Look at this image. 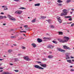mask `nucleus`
Masks as SVG:
<instances>
[{
    "label": "nucleus",
    "instance_id": "52",
    "mask_svg": "<svg viewBox=\"0 0 74 74\" xmlns=\"http://www.w3.org/2000/svg\"><path fill=\"white\" fill-rule=\"evenodd\" d=\"M7 18V16H3V18Z\"/></svg>",
    "mask_w": 74,
    "mask_h": 74
},
{
    "label": "nucleus",
    "instance_id": "31",
    "mask_svg": "<svg viewBox=\"0 0 74 74\" xmlns=\"http://www.w3.org/2000/svg\"><path fill=\"white\" fill-rule=\"evenodd\" d=\"M71 16H65L64 18H70Z\"/></svg>",
    "mask_w": 74,
    "mask_h": 74
},
{
    "label": "nucleus",
    "instance_id": "57",
    "mask_svg": "<svg viewBox=\"0 0 74 74\" xmlns=\"http://www.w3.org/2000/svg\"><path fill=\"white\" fill-rule=\"evenodd\" d=\"M13 45H14V46H16V44H13Z\"/></svg>",
    "mask_w": 74,
    "mask_h": 74
},
{
    "label": "nucleus",
    "instance_id": "9",
    "mask_svg": "<svg viewBox=\"0 0 74 74\" xmlns=\"http://www.w3.org/2000/svg\"><path fill=\"white\" fill-rule=\"evenodd\" d=\"M64 39H65L66 40H64L65 41V42H67L69 41V40L70 39V38L69 37H67L66 36H64Z\"/></svg>",
    "mask_w": 74,
    "mask_h": 74
},
{
    "label": "nucleus",
    "instance_id": "38",
    "mask_svg": "<svg viewBox=\"0 0 74 74\" xmlns=\"http://www.w3.org/2000/svg\"><path fill=\"white\" fill-rule=\"evenodd\" d=\"M58 5H59V6H61L62 5V3H59Z\"/></svg>",
    "mask_w": 74,
    "mask_h": 74
},
{
    "label": "nucleus",
    "instance_id": "1",
    "mask_svg": "<svg viewBox=\"0 0 74 74\" xmlns=\"http://www.w3.org/2000/svg\"><path fill=\"white\" fill-rule=\"evenodd\" d=\"M67 10L65 9L62 10L63 12L61 14L60 16H65L67 15Z\"/></svg>",
    "mask_w": 74,
    "mask_h": 74
},
{
    "label": "nucleus",
    "instance_id": "18",
    "mask_svg": "<svg viewBox=\"0 0 74 74\" xmlns=\"http://www.w3.org/2000/svg\"><path fill=\"white\" fill-rule=\"evenodd\" d=\"M53 56L52 55H49L48 56V58L49 59H52V58H53Z\"/></svg>",
    "mask_w": 74,
    "mask_h": 74
},
{
    "label": "nucleus",
    "instance_id": "41",
    "mask_svg": "<svg viewBox=\"0 0 74 74\" xmlns=\"http://www.w3.org/2000/svg\"><path fill=\"white\" fill-rule=\"evenodd\" d=\"M43 60H44V61L45 60H47V59L46 58H44L43 59Z\"/></svg>",
    "mask_w": 74,
    "mask_h": 74
},
{
    "label": "nucleus",
    "instance_id": "39",
    "mask_svg": "<svg viewBox=\"0 0 74 74\" xmlns=\"http://www.w3.org/2000/svg\"><path fill=\"white\" fill-rule=\"evenodd\" d=\"M14 1H16V2H18V1H20V0H13Z\"/></svg>",
    "mask_w": 74,
    "mask_h": 74
},
{
    "label": "nucleus",
    "instance_id": "20",
    "mask_svg": "<svg viewBox=\"0 0 74 74\" xmlns=\"http://www.w3.org/2000/svg\"><path fill=\"white\" fill-rule=\"evenodd\" d=\"M58 33H59L58 34H59V35H62L63 33L62 32H58Z\"/></svg>",
    "mask_w": 74,
    "mask_h": 74
},
{
    "label": "nucleus",
    "instance_id": "11",
    "mask_svg": "<svg viewBox=\"0 0 74 74\" xmlns=\"http://www.w3.org/2000/svg\"><path fill=\"white\" fill-rule=\"evenodd\" d=\"M8 17H9L10 19H11L12 21H15V18L10 16V15L8 16Z\"/></svg>",
    "mask_w": 74,
    "mask_h": 74
},
{
    "label": "nucleus",
    "instance_id": "19",
    "mask_svg": "<svg viewBox=\"0 0 74 74\" xmlns=\"http://www.w3.org/2000/svg\"><path fill=\"white\" fill-rule=\"evenodd\" d=\"M40 17L42 19H45L47 18L46 16H41Z\"/></svg>",
    "mask_w": 74,
    "mask_h": 74
},
{
    "label": "nucleus",
    "instance_id": "60",
    "mask_svg": "<svg viewBox=\"0 0 74 74\" xmlns=\"http://www.w3.org/2000/svg\"><path fill=\"white\" fill-rule=\"evenodd\" d=\"M70 67H73V66H70Z\"/></svg>",
    "mask_w": 74,
    "mask_h": 74
},
{
    "label": "nucleus",
    "instance_id": "7",
    "mask_svg": "<svg viewBox=\"0 0 74 74\" xmlns=\"http://www.w3.org/2000/svg\"><path fill=\"white\" fill-rule=\"evenodd\" d=\"M22 11L20 10H18L15 12V13H16V14H22Z\"/></svg>",
    "mask_w": 74,
    "mask_h": 74
},
{
    "label": "nucleus",
    "instance_id": "8",
    "mask_svg": "<svg viewBox=\"0 0 74 74\" xmlns=\"http://www.w3.org/2000/svg\"><path fill=\"white\" fill-rule=\"evenodd\" d=\"M58 21L60 23H62V20H61V18L59 17V16H57V18Z\"/></svg>",
    "mask_w": 74,
    "mask_h": 74
},
{
    "label": "nucleus",
    "instance_id": "40",
    "mask_svg": "<svg viewBox=\"0 0 74 74\" xmlns=\"http://www.w3.org/2000/svg\"><path fill=\"white\" fill-rule=\"evenodd\" d=\"M8 9L7 8H4V10H7Z\"/></svg>",
    "mask_w": 74,
    "mask_h": 74
},
{
    "label": "nucleus",
    "instance_id": "15",
    "mask_svg": "<svg viewBox=\"0 0 74 74\" xmlns=\"http://www.w3.org/2000/svg\"><path fill=\"white\" fill-rule=\"evenodd\" d=\"M66 61L67 62H69V63H71V64H73V62H71V60H67Z\"/></svg>",
    "mask_w": 74,
    "mask_h": 74
},
{
    "label": "nucleus",
    "instance_id": "49",
    "mask_svg": "<svg viewBox=\"0 0 74 74\" xmlns=\"http://www.w3.org/2000/svg\"><path fill=\"white\" fill-rule=\"evenodd\" d=\"M71 59H74V58L73 57L71 56Z\"/></svg>",
    "mask_w": 74,
    "mask_h": 74
},
{
    "label": "nucleus",
    "instance_id": "36",
    "mask_svg": "<svg viewBox=\"0 0 74 74\" xmlns=\"http://www.w3.org/2000/svg\"><path fill=\"white\" fill-rule=\"evenodd\" d=\"M20 32L21 33H22V32H25V33H26V32L23 31H20Z\"/></svg>",
    "mask_w": 74,
    "mask_h": 74
},
{
    "label": "nucleus",
    "instance_id": "23",
    "mask_svg": "<svg viewBox=\"0 0 74 74\" xmlns=\"http://www.w3.org/2000/svg\"><path fill=\"white\" fill-rule=\"evenodd\" d=\"M57 2L59 3H62V2H63V1L60 0H58Z\"/></svg>",
    "mask_w": 74,
    "mask_h": 74
},
{
    "label": "nucleus",
    "instance_id": "12",
    "mask_svg": "<svg viewBox=\"0 0 74 74\" xmlns=\"http://www.w3.org/2000/svg\"><path fill=\"white\" fill-rule=\"evenodd\" d=\"M37 41L38 42L40 43V42H42V40L41 39L38 38L37 39Z\"/></svg>",
    "mask_w": 74,
    "mask_h": 74
},
{
    "label": "nucleus",
    "instance_id": "35",
    "mask_svg": "<svg viewBox=\"0 0 74 74\" xmlns=\"http://www.w3.org/2000/svg\"><path fill=\"white\" fill-rule=\"evenodd\" d=\"M22 48L23 49H26V47L23 46H22Z\"/></svg>",
    "mask_w": 74,
    "mask_h": 74
},
{
    "label": "nucleus",
    "instance_id": "3",
    "mask_svg": "<svg viewBox=\"0 0 74 74\" xmlns=\"http://www.w3.org/2000/svg\"><path fill=\"white\" fill-rule=\"evenodd\" d=\"M37 63H40V66H42V67H43L45 68L46 67H47L46 64H43V63H41V62L38 61Z\"/></svg>",
    "mask_w": 74,
    "mask_h": 74
},
{
    "label": "nucleus",
    "instance_id": "58",
    "mask_svg": "<svg viewBox=\"0 0 74 74\" xmlns=\"http://www.w3.org/2000/svg\"><path fill=\"white\" fill-rule=\"evenodd\" d=\"M3 26H5V23L3 24Z\"/></svg>",
    "mask_w": 74,
    "mask_h": 74
},
{
    "label": "nucleus",
    "instance_id": "2",
    "mask_svg": "<svg viewBox=\"0 0 74 74\" xmlns=\"http://www.w3.org/2000/svg\"><path fill=\"white\" fill-rule=\"evenodd\" d=\"M70 55H71V53H66L65 56L66 57V60H67V59H70V57H69V56Z\"/></svg>",
    "mask_w": 74,
    "mask_h": 74
},
{
    "label": "nucleus",
    "instance_id": "34",
    "mask_svg": "<svg viewBox=\"0 0 74 74\" xmlns=\"http://www.w3.org/2000/svg\"><path fill=\"white\" fill-rule=\"evenodd\" d=\"M70 18L68 20L69 21H72V18H71V16L70 18Z\"/></svg>",
    "mask_w": 74,
    "mask_h": 74
},
{
    "label": "nucleus",
    "instance_id": "21",
    "mask_svg": "<svg viewBox=\"0 0 74 74\" xmlns=\"http://www.w3.org/2000/svg\"><path fill=\"white\" fill-rule=\"evenodd\" d=\"M36 18H34V19L32 21V23H34V22H36Z\"/></svg>",
    "mask_w": 74,
    "mask_h": 74
},
{
    "label": "nucleus",
    "instance_id": "50",
    "mask_svg": "<svg viewBox=\"0 0 74 74\" xmlns=\"http://www.w3.org/2000/svg\"><path fill=\"white\" fill-rule=\"evenodd\" d=\"M4 60V59H0V61H2V60Z\"/></svg>",
    "mask_w": 74,
    "mask_h": 74
},
{
    "label": "nucleus",
    "instance_id": "44",
    "mask_svg": "<svg viewBox=\"0 0 74 74\" xmlns=\"http://www.w3.org/2000/svg\"><path fill=\"white\" fill-rule=\"evenodd\" d=\"M74 23H73L71 25V27H73V26H74Z\"/></svg>",
    "mask_w": 74,
    "mask_h": 74
},
{
    "label": "nucleus",
    "instance_id": "53",
    "mask_svg": "<svg viewBox=\"0 0 74 74\" xmlns=\"http://www.w3.org/2000/svg\"><path fill=\"white\" fill-rule=\"evenodd\" d=\"M71 10L72 11H74V9H71Z\"/></svg>",
    "mask_w": 74,
    "mask_h": 74
},
{
    "label": "nucleus",
    "instance_id": "16",
    "mask_svg": "<svg viewBox=\"0 0 74 74\" xmlns=\"http://www.w3.org/2000/svg\"><path fill=\"white\" fill-rule=\"evenodd\" d=\"M47 48H51V49H52V48H53V46H52L51 45H49L47 47Z\"/></svg>",
    "mask_w": 74,
    "mask_h": 74
},
{
    "label": "nucleus",
    "instance_id": "62",
    "mask_svg": "<svg viewBox=\"0 0 74 74\" xmlns=\"http://www.w3.org/2000/svg\"><path fill=\"white\" fill-rule=\"evenodd\" d=\"M49 53H52V52H51V51H50Z\"/></svg>",
    "mask_w": 74,
    "mask_h": 74
},
{
    "label": "nucleus",
    "instance_id": "5",
    "mask_svg": "<svg viewBox=\"0 0 74 74\" xmlns=\"http://www.w3.org/2000/svg\"><path fill=\"white\" fill-rule=\"evenodd\" d=\"M23 58L24 59L27 61H29V60H31L29 58V57L27 56H25L23 57Z\"/></svg>",
    "mask_w": 74,
    "mask_h": 74
},
{
    "label": "nucleus",
    "instance_id": "30",
    "mask_svg": "<svg viewBox=\"0 0 74 74\" xmlns=\"http://www.w3.org/2000/svg\"><path fill=\"white\" fill-rule=\"evenodd\" d=\"M4 18V17L3 16H0V20L1 19H3Z\"/></svg>",
    "mask_w": 74,
    "mask_h": 74
},
{
    "label": "nucleus",
    "instance_id": "54",
    "mask_svg": "<svg viewBox=\"0 0 74 74\" xmlns=\"http://www.w3.org/2000/svg\"><path fill=\"white\" fill-rule=\"evenodd\" d=\"M10 64L11 66H12V65H13V64Z\"/></svg>",
    "mask_w": 74,
    "mask_h": 74
},
{
    "label": "nucleus",
    "instance_id": "28",
    "mask_svg": "<svg viewBox=\"0 0 74 74\" xmlns=\"http://www.w3.org/2000/svg\"><path fill=\"white\" fill-rule=\"evenodd\" d=\"M60 42H62L63 43H64V42H66V40H63L62 39Z\"/></svg>",
    "mask_w": 74,
    "mask_h": 74
},
{
    "label": "nucleus",
    "instance_id": "47",
    "mask_svg": "<svg viewBox=\"0 0 74 74\" xmlns=\"http://www.w3.org/2000/svg\"><path fill=\"white\" fill-rule=\"evenodd\" d=\"M2 69H3V68L2 67H0V70H2Z\"/></svg>",
    "mask_w": 74,
    "mask_h": 74
},
{
    "label": "nucleus",
    "instance_id": "46",
    "mask_svg": "<svg viewBox=\"0 0 74 74\" xmlns=\"http://www.w3.org/2000/svg\"><path fill=\"white\" fill-rule=\"evenodd\" d=\"M14 71L16 72H18V71H18V70H14Z\"/></svg>",
    "mask_w": 74,
    "mask_h": 74
},
{
    "label": "nucleus",
    "instance_id": "25",
    "mask_svg": "<svg viewBox=\"0 0 74 74\" xmlns=\"http://www.w3.org/2000/svg\"><path fill=\"white\" fill-rule=\"evenodd\" d=\"M19 9H21V10H25L26 9V8L21 7L20 8H19Z\"/></svg>",
    "mask_w": 74,
    "mask_h": 74
},
{
    "label": "nucleus",
    "instance_id": "6",
    "mask_svg": "<svg viewBox=\"0 0 74 74\" xmlns=\"http://www.w3.org/2000/svg\"><path fill=\"white\" fill-rule=\"evenodd\" d=\"M63 47L64 49H68L69 50H71V48L66 45L63 46Z\"/></svg>",
    "mask_w": 74,
    "mask_h": 74
},
{
    "label": "nucleus",
    "instance_id": "55",
    "mask_svg": "<svg viewBox=\"0 0 74 74\" xmlns=\"http://www.w3.org/2000/svg\"><path fill=\"white\" fill-rule=\"evenodd\" d=\"M70 23H72V22H70V23H67V24H69Z\"/></svg>",
    "mask_w": 74,
    "mask_h": 74
},
{
    "label": "nucleus",
    "instance_id": "63",
    "mask_svg": "<svg viewBox=\"0 0 74 74\" xmlns=\"http://www.w3.org/2000/svg\"><path fill=\"white\" fill-rule=\"evenodd\" d=\"M72 61H73V62H74V60H72Z\"/></svg>",
    "mask_w": 74,
    "mask_h": 74
},
{
    "label": "nucleus",
    "instance_id": "14",
    "mask_svg": "<svg viewBox=\"0 0 74 74\" xmlns=\"http://www.w3.org/2000/svg\"><path fill=\"white\" fill-rule=\"evenodd\" d=\"M1 74H11V73H9V72H3L1 73Z\"/></svg>",
    "mask_w": 74,
    "mask_h": 74
},
{
    "label": "nucleus",
    "instance_id": "43",
    "mask_svg": "<svg viewBox=\"0 0 74 74\" xmlns=\"http://www.w3.org/2000/svg\"><path fill=\"white\" fill-rule=\"evenodd\" d=\"M48 21L49 23H50V22H51V20H48Z\"/></svg>",
    "mask_w": 74,
    "mask_h": 74
},
{
    "label": "nucleus",
    "instance_id": "13",
    "mask_svg": "<svg viewBox=\"0 0 74 74\" xmlns=\"http://www.w3.org/2000/svg\"><path fill=\"white\" fill-rule=\"evenodd\" d=\"M43 38L44 40H51V38L44 37Z\"/></svg>",
    "mask_w": 74,
    "mask_h": 74
},
{
    "label": "nucleus",
    "instance_id": "32",
    "mask_svg": "<svg viewBox=\"0 0 74 74\" xmlns=\"http://www.w3.org/2000/svg\"><path fill=\"white\" fill-rule=\"evenodd\" d=\"M16 37V36H12L11 37V38H15Z\"/></svg>",
    "mask_w": 74,
    "mask_h": 74
},
{
    "label": "nucleus",
    "instance_id": "22",
    "mask_svg": "<svg viewBox=\"0 0 74 74\" xmlns=\"http://www.w3.org/2000/svg\"><path fill=\"white\" fill-rule=\"evenodd\" d=\"M40 3L35 4L34 5L35 6H40Z\"/></svg>",
    "mask_w": 74,
    "mask_h": 74
},
{
    "label": "nucleus",
    "instance_id": "29",
    "mask_svg": "<svg viewBox=\"0 0 74 74\" xmlns=\"http://www.w3.org/2000/svg\"><path fill=\"white\" fill-rule=\"evenodd\" d=\"M52 42H53V43H54V44H58V42H57L56 41L53 40Z\"/></svg>",
    "mask_w": 74,
    "mask_h": 74
},
{
    "label": "nucleus",
    "instance_id": "56",
    "mask_svg": "<svg viewBox=\"0 0 74 74\" xmlns=\"http://www.w3.org/2000/svg\"><path fill=\"white\" fill-rule=\"evenodd\" d=\"M2 7V8H4V7H5V6H3Z\"/></svg>",
    "mask_w": 74,
    "mask_h": 74
},
{
    "label": "nucleus",
    "instance_id": "64",
    "mask_svg": "<svg viewBox=\"0 0 74 74\" xmlns=\"http://www.w3.org/2000/svg\"><path fill=\"white\" fill-rule=\"evenodd\" d=\"M1 64H0V66H1Z\"/></svg>",
    "mask_w": 74,
    "mask_h": 74
},
{
    "label": "nucleus",
    "instance_id": "27",
    "mask_svg": "<svg viewBox=\"0 0 74 74\" xmlns=\"http://www.w3.org/2000/svg\"><path fill=\"white\" fill-rule=\"evenodd\" d=\"M8 52L9 53H11L12 52V50L10 49L8 50Z\"/></svg>",
    "mask_w": 74,
    "mask_h": 74
},
{
    "label": "nucleus",
    "instance_id": "24",
    "mask_svg": "<svg viewBox=\"0 0 74 74\" xmlns=\"http://www.w3.org/2000/svg\"><path fill=\"white\" fill-rule=\"evenodd\" d=\"M18 61H19V60L18 59V58L14 59V62H18Z\"/></svg>",
    "mask_w": 74,
    "mask_h": 74
},
{
    "label": "nucleus",
    "instance_id": "4",
    "mask_svg": "<svg viewBox=\"0 0 74 74\" xmlns=\"http://www.w3.org/2000/svg\"><path fill=\"white\" fill-rule=\"evenodd\" d=\"M34 67L38 69H42V70H44V68L40 67V66L38 65H35L34 66Z\"/></svg>",
    "mask_w": 74,
    "mask_h": 74
},
{
    "label": "nucleus",
    "instance_id": "10",
    "mask_svg": "<svg viewBox=\"0 0 74 74\" xmlns=\"http://www.w3.org/2000/svg\"><path fill=\"white\" fill-rule=\"evenodd\" d=\"M57 50L58 51H60V52H66V50L62 49L60 48H58Z\"/></svg>",
    "mask_w": 74,
    "mask_h": 74
},
{
    "label": "nucleus",
    "instance_id": "42",
    "mask_svg": "<svg viewBox=\"0 0 74 74\" xmlns=\"http://www.w3.org/2000/svg\"><path fill=\"white\" fill-rule=\"evenodd\" d=\"M28 27V26H27V25H25L24 26V27Z\"/></svg>",
    "mask_w": 74,
    "mask_h": 74
},
{
    "label": "nucleus",
    "instance_id": "37",
    "mask_svg": "<svg viewBox=\"0 0 74 74\" xmlns=\"http://www.w3.org/2000/svg\"><path fill=\"white\" fill-rule=\"evenodd\" d=\"M71 1V0H67L66 1V3H70V2Z\"/></svg>",
    "mask_w": 74,
    "mask_h": 74
},
{
    "label": "nucleus",
    "instance_id": "17",
    "mask_svg": "<svg viewBox=\"0 0 74 74\" xmlns=\"http://www.w3.org/2000/svg\"><path fill=\"white\" fill-rule=\"evenodd\" d=\"M31 45H32V47H33L34 48H35L36 46V44L34 43H32Z\"/></svg>",
    "mask_w": 74,
    "mask_h": 74
},
{
    "label": "nucleus",
    "instance_id": "48",
    "mask_svg": "<svg viewBox=\"0 0 74 74\" xmlns=\"http://www.w3.org/2000/svg\"><path fill=\"white\" fill-rule=\"evenodd\" d=\"M18 56H21V55H22V54H19L18 55Z\"/></svg>",
    "mask_w": 74,
    "mask_h": 74
},
{
    "label": "nucleus",
    "instance_id": "33",
    "mask_svg": "<svg viewBox=\"0 0 74 74\" xmlns=\"http://www.w3.org/2000/svg\"><path fill=\"white\" fill-rule=\"evenodd\" d=\"M58 41H59V42H61V41H62V39H58Z\"/></svg>",
    "mask_w": 74,
    "mask_h": 74
},
{
    "label": "nucleus",
    "instance_id": "59",
    "mask_svg": "<svg viewBox=\"0 0 74 74\" xmlns=\"http://www.w3.org/2000/svg\"><path fill=\"white\" fill-rule=\"evenodd\" d=\"M3 71V70H1V71H0V72H2Z\"/></svg>",
    "mask_w": 74,
    "mask_h": 74
},
{
    "label": "nucleus",
    "instance_id": "51",
    "mask_svg": "<svg viewBox=\"0 0 74 74\" xmlns=\"http://www.w3.org/2000/svg\"><path fill=\"white\" fill-rule=\"evenodd\" d=\"M1 14L3 15V14H4V13H3V12H2L1 13Z\"/></svg>",
    "mask_w": 74,
    "mask_h": 74
},
{
    "label": "nucleus",
    "instance_id": "26",
    "mask_svg": "<svg viewBox=\"0 0 74 74\" xmlns=\"http://www.w3.org/2000/svg\"><path fill=\"white\" fill-rule=\"evenodd\" d=\"M50 27L52 28V29H54V28L55 27H54V26L52 25H51L50 26Z\"/></svg>",
    "mask_w": 74,
    "mask_h": 74
},
{
    "label": "nucleus",
    "instance_id": "45",
    "mask_svg": "<svg viewBox=\"0 0 74 74\" xmlns=\"http://www.w3.org/2000/svg\"><path fill=\"white\" fill-rule=\"evenodd\" d=\"M71 71H74V69H71Z\"/></svg>",
    "mask_w": 74,
    "mask_h": 74
},
{
    "label": "nucleus",
    "instance_id": "61",
    "mask_svg": "<svg viewBox=\"0 0 74 74\" xmlns=\"http://www.w3.org/2000/svg\"><path fill=\"white\" fill-rule=\"evenodd\" d=\"M33 0H29V2H30V1H32Z\"/></svg>",
    "mask_w": 74,
    "mask_h": 74
}]
</instances>
